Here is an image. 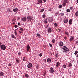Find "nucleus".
Here are the masks:
<instances>
[{
	"label": "nucleus",
	"instance_id": "obj_56",
	"mask_svg": "<svg viewBox=\"0 0 78 78\" xmlns=\"http://www.w3.org/2000/svg\"><path fill=\"white\" fill-rule=\"evenodd\" d=\"M43 1L44 3H45V2H46V1H47V0H43Z\"/></svg>",
	"mask_w": 78,
	"mask_h": 78
},
{
	"label": "nucleus",
	"instance_id": "obj_1",
	"mask_svg": "<svg viewBox=\"0 0 78 78\" xmlns=\"http://www.w3.org/2000/svg\"><path fill=\"white\" fill-rule=\"evenodd\" d=\"M62 51L63 53H67L68 52L70 51V50L69 48L66 46H63L62 47Z\"/></svg>",
	"mask_w": 78,
	"mask_h": 78
},
{
	"label": "nucleus",
	"instance_id": "obj_14",
	"mask_svg": "<svg viewBox=\"0 0 78 78\" xmlns=\"http://www.w3.org/2000/svg\"><path fill=\"white\" fill-rule=\"evenodd\" d=\"M42 2V0H38L37 1V4H40Z\"/></svg>",
	"mask_w": 78,
	"mask_h": 78
},
{
	"label": "nucleus",
	"instance_id": "obj_18",
	"mask_svg": "<svg viewBox=\"0 0 78 78\" xmlns=\"http://www.w3.org/2000/svg\"><path fill=\"white\" fill-rule=\"evenodd\" d=\"M11 37L12 38H13V39H16V36H14V35L13 34H12Z\"/></svg>",
	"mask_w": 78,
	"mask_h": 78
},
{
	"label": "nucleus",
	"instance_id": "obj_61",
	"mask_svg": "<svg viewBox=\"0 0 78 78\" xmlns=\"http://www.w3.org/2000/svg\"><path fill=\"white\" fill-rule=\"evenodd\" d=\"M19 32H20V33H22V32H22L21 31H19Z\"/></svg>",
	"mask_w": 78,
	"mask_h": 78
},
{
	"label": "nucleus",
	"instance_id": "obj_24",
	"mask_svg": "<svg viewBox=\"0 0 78 78\" xmlns=\"http://www.w3.org/2000/svg\"><path fill=\"white\" fill-rule=\"evenodd\" d=\"M14 33L16 36L17 35V30H14Z\"/></svg>",
	"mask_w": 78,
	"mask_h": 78
},
{
	"label": "nucleus",
	"instance_id": "obj_46",
	"mask_svg": "<svg viewBox=\"0 0 78 78\" xmlns=\"http://www.w3.org/2000/svg\"><path fill=\"white\" fill-rule=\"evenodd\" d=\"M12 65V64L10 63H9V64H8V66H9V67H11V65Z\"/></svg>",
	"mask_w": 78,
	"mask_h": 78
},
{
	"label": "nucleus",
	"instance_id": "obj_11",
	"mask_svg": "<svg viewBox=\"0 0 78 78\" xmlns=\"http://www.w3.org/2000/svg\"><path fill=\"white\" fill-rule=\"evenodd\" d=\"M74 37L73 36L71 37L70 38V39L69 40V41L70 42H72V41H73V40H74Z\"/></svg>",
	"mask_w": 78,
	"mask_h": 78
},
{
	"label": "nucleus",
	"instance_id": "obj_28",
	"mask_svg": "<svg viewBox=\"0 0 78 78\" xmlns=\"http://www.w3.org/2000/svg\"><path fill=\"white\" fill-rule=\"evenodd\" d=\"M66 11L67 12H70V10L69 9H66Z\"/></svg>",
	"mask_w": 78,
	"mask_h": 78
},
{
	"label": "nucleus",
	"instance_id": "obj_26",
	"mask_svg": "<svg viewBox=\"0 0 78 78\" xmlns=\"http://www.w3.org/2000/svg\"><path fill=\"white\" fill-rule=\"evenodd\" d=\"M60 15L61 16H64V13H63V12H61L60 13Z\"/></svg>",
	"mask_w": 78,
	"mask_h": 78
},
{
	"label": "nucleus",
	"instance_id": "obj_13",
	"mask_svg": "<svg viewBox=\"0 0 78 78\" xmlns=\"http://www.w3.org/2000/svg\"><path fill=\"white\" fill-rule=\"evenodd\" d=\"M63 22L65 23H66L67 22H68V19L67 18L65 20H63Z\"/></svg>",
	"mask_w": 78,
	"mask_h": 78
},
{
	"label": "nucleus",
	"instance_id": "obj_6",
	"mask_svg": "<svg viewBox=\"0 0 78 78\" xmlns=\"http://www.w3.org/2000/svg\"><path fill=\"white\" fill-rule=\"evenodd\" d=\"M58 45L60 47H62L64 45V43L60 41L58 42Z\"/></svg>",
	"mask_w": 78,
	"mask_h": 78
},
{
	"label": "nucleus",
	"instance_id": "obj_10",
	"mask_svg": "<svg viewBox=\"0 0 78 78\" xmlns=\"http://www.w3.org/2000/svg\"><path fill=\"white\" fill-rule=\"evenodd\" d=\"M27 51H30V47L29 45H27Z\"/></svg>",
	"mask_w": 78,
	"mask_h": 78
},
{
	"label": "nucleus",
	"instance_id": "obj_17",
	"mask_svg": "<svg viewBox=\"0 0 78 78\" xmlns=\"http://www.w3.org/2000/svg\"><path fill=\"white\" fill-rule=\"evenodd\" d=\"M59 64H60L59 62H57L56 63V67H58V66H59Z\"/></svg>",
	"mask_w": 78,
	"mask_h": 78
},
{
	"label": "nucleus",
	"instance_id": "obj_38",
	"mask_svg": "<svg viewBox=\"0 0 78 78\" xmlns=\"http://www.w3.org/2000/svg\"><path fill=\"white\" fill-rule=\"evenodd\" d=\"M66 3H64V2L62 4L63 6H64V7H65V6H66Z\"/></svg>",
	"mask_w": 78,
	"mask_h": 78
},
{
	"label": "nucleus",
	"instance_id": "obj_50",
	"mask_svg": "<svg viewBox=\"0 0 78 78\" xmlns=\"http://www.w3.org/2000/svg\"><path fill=\"white\" fill-rule=\"evenodd\" d=\"M64 39H65V40H67V37L65 36L64 37Z\"/></svg>",
	"mask_w": 78,
	"mask_h": 78
},
{
	"label": "nucleus",
	"instance_id": "obj_3",
	"mask_svg": "<svg viewBox=\"0 0 78 78\" xmlns=\"http://www.w3.org/2000/svg\"><path fill=\"white\" fill-rule=\"evenodd\" d=\"M48 20L49 22L50 23H52L53 21V18L51 17H48Z\"/></svg>",
	"mask_w": 78,
	"mask_h": 78
},
{
	"label": "nucleus",
	"instance_id": "obj_25",
	"mask_svg": "<svg viewBox=\"0 0 78 78\" xmlns=\"http://www.w3.org/2000/svg\"><path fill=\"white\" fill-rule=\"evenodd\" d=\"M37 36L38 37H41V35L39 33L37 34Z\"/></svg>",
	"mask_w": 78,
	"mask_h": 78
},
{
	"label": "nucleus",
	"instance_id": "obj_42",
	"mask_svg": "<svg viewBox=\"0 0 78 78\" xmlns=\"http://www.w3.org/2000/svg\"><path fill=\"white\" fill-rule=\"evenodd\" d=\"M65 34H66V35H69V33L67 31H65Z\"/></svg>",
	"mask_w": 78,
	"mask_h": 78
},
{
	"label": "nucleus",
	"instance_id": "obj_29",
	"mask_svg": "<svg viewBox=\"0 0 78 78\" xmlns=\"http://www.w3.org/2000/svg\"><path fill=\"white\" fill-rule=\"evenodd\" d=\"M76 16L78 17V11H77L75 13Z\"/></svg>",
	"mask_w": 78,
	"mask_h": 78
},
{
	"label": "nucleus",
	"instance_id": "obj_34",
	"mask_svg": "<svg viewBox=\"0 0 78 78\" xmlns=\"http://www.w3.org/2000/svg\"><path fill=\"white\" fill-rule=\"evenodd\" d=\"M44 9H42L40 11L41 12H44Z\"/></svg>",
	"mask_w": 78,
	"mask_h": 78
},
{
	"label": "nucleus",
	"instance_id": "obj_30",
	"mask_svg": "<svg viewBox=\"0 0 78 78\" xmlns=\"http://www.w3.org/2000/svg\"><path fill=\"white\" fill-rule=\"evenodd\" d=\"M52 42H53V43H55V39H52Z\"/></svg>",
	"mask_w": 78,
	"mask_h": 78
},
{
	"label": "nucleus",
	"instance_id": "obj_43",
	"mask_svg": "<svg viewBox=\"0 0 78 78\" xmlns=\"http://www.w3.org/2000/svg\"><path fill=\"white\" fill-rule=\"evenodd\" d=\"M78 41H76V43H75V44H77V46L78 45Z\"/></svg>",
	"mask_w": 78,
	"mask_h": 78
},
{
	"label": "nucleus",
	"instance_id": "obj_62",
	"mask_svg": "<svg viewBox=\"0 0 78 78\" xmlns=\"http://www.w3.org/2000/svg\"><path fill=\"white\" fill-rule=\"evenodd\" d=\"M43 47L44 48H45V45H43Z\"/></svg>",
	"mask_w": 78,
	"mask_h": 78
},
{
	"label": "nucleus",
	"instance_id": "obj_16",
	"mask_svg": "<svg viewBox=\"0 0 78 78\" xmlns=\"http://www.w3.org/2000/svg\"><path fill=\"white\" fill-rule=\"evenodd\" d=\"M47 61L48 62H51V58H48L47 60Z\"/></svg>",
	"mask_w": 78,
	"mask_h": 78
},
{
	"label": "nucleus",
	"instance_id": "obj_54",
	"mask_svg": "<svg viewBox=\"0 0 78 78\" xmlns=\"http://www.w3.org/2000/svg\"><path fill=\"white\" fill-rule=\"evenodd\" d=\"M49 45L50 46V47H52V44H51L49 43Z\"/></svg>",
	"mask_w": 78,
	"mask_h": 78
},
{
	"label": "nucleus",
	"instance_id": "obj_48",
	"mask_svg": "<svg viewBox=\"0 0 78 78\" xmlns=\"http://www.w3.org/2000/svg\"><path fill=\"white\" fill-rule=\"evenodd\" d=\"M43 61H44V62H46V59L44 58L43 59Z\"/></svg>",
	"mask_w": 78,
	"mask_h": 78
},
{
	"label": "nucleus",
	"instance_id": "obj_2",
	"mask_svg": "<svg viewBox=\"0 0 78 78\" xmlns=\"http://www.w3.org/2000/svg\"><path fill=\"white\" fill-rule=\"evenodd\" d=\"M1 49L2 50H6V46L4 44L1 45L0 46Z\"/></svg>",
	"mask_w": 78,
	"mask_h": 78
},
{
	"label": "nucleus",
	"instance_id": "obj_49",
	"mask_svg": "<svg viewBox=\"0 0 78 78\" xmlns=\"http://www.w3.org/2000/svg\"><path fill=\"white\" fill-rule=\"evenodd\" d=\"M15 28H17L18 27V26L17 25H15L14 26Z\"/></svg>",
	"mask_w": 78,
	"mask_h": 78
},
{
	"label": "nucleus",
	"instance_id": "obj_59",
	"mask_svg": "<svg viewBox=\"0 0 78 78\" xmlns=\"http://www.w3.org/2000/svg\"><path fill=\"white\" fill-rule=\"evenodd\" d=\"M48 25H47V26H46V28H48Z\"/></svg>",
	"mask_w": 78,
	"mask_h": 78
},
{
	"label": "nucleus",
	"instance_id": "obj_64",
	"mask_svg": "<svg viewBox=\"0 0 78 78\" xmlns=\"http://www.w3.org/2000/svg\"><path fill=\"white\" fill-rule=\"evenodd\" d=\"M58 30H59V31H61V29H58Z\"/></svg>",
	"mask_w": 78,
	"mask_h": 78
},
{
	"label": "nucleus",
	"instance_id": "obj_35",
	"mask_svg": "<svg viewBox=\"0 0 78 78\" xmlns=\"http://www.w3.org/2000/svg\"><path fill=\"white\" fill-rule=\"evenodd\" d=\"M44 23H47V19H45V20H44Z\"/></svg>",
	"mask_w": 78,
	"mask_h": 78
},
{
	"label": "nucleus",
	"instance_id": "obj_57",
	"mask_svg": "<svg viewBox=\"0 0 78 78\" xmlns=\"http://www.w3.org/2000/svg\"><path fill=\"white\" fill-rule=\"evenodd\" d=\"M17 19H18V20H19V19H20V17H19V16L18 17Z\"/></svg>",
	"mask_w": 78,
	"mask_h": 78
},
{
	"label": "nucleus",
	"instance_id": "obj_7",
	"mask_svg": "<svg viewBox=\"0 0 78 78\" xmlns=\"http://www.w3.org/2000/svg\"><path fill=\"white\" fill-rule=\"evenodd\" d=\"M33 66V64L31 63H29L27 65V67L29 69H30L31 67H32Z\"/></svg>",
	"mask_w": 78,
	"mask_h": 78
},
{
	"label": "nucleus",
	"instance_id": "obj_31",
	"mask_svg": "<svg viewBox=\"0 0 78 78\" xmlns=\"http://www.w3.org/2000/svg\"><path fill=\"white\" fill-rule=\"evenodd\" d=\"M58 11H57V12H56L55 14V16H56V17H57V16L58 14Z\"/></svg>",
	"mask_w": 78,
	"mask_h": 78
},
{
	"label": "nucleus",
	"instance_id": "obj_12",
	"mask_svg": "<svg viewBox=\"0 0 78 78\" xmlns=\"http://www.w3.org/2000/svg\"><path fill=\"white\" fill-rule=\"evenodd\" d=\"M69 25H72V19H70L69 20Z\"/></svg>",
	"mask_w": 78,
	"mask_h": 78
},
{
	"label": "nucleus",
	"instance_id": "obj_45",
	"mask_svg": "<svg viewBox=\"0 0 78 78\" xmlns=\"http://www.w3.org/2000/svg\"><path fill=\"white\" fill-rule=\"evenodd\" d=\"M18 56H19L20 55H21V52H20V51H19L18 53Z\"/></svg>",
	"mask_w": 78,
	"mask_h": 78
},
{
	"label": "nucleus",
	"instance_id": "obj_58",
	"mask_svg": "<svg viewBox=\"0 0 78 78\" xmlns=\"http://www.w3.org/2000/svg\"><path fill=\"white\" fill-rule=\"evenodd\" d=\"M49 11H51V8H50L49 9Z\"/></svg>",
	"mask_w": 78,
	"mask_h": 78
},
{
	"label": "nucleus",
	"instance_id": "obj_51",
	"mask_svg": "<svg viewBox=\"0 0 78 78\" xmlns=\"http://www.w3.org/2000/svg\"><path fill=\"white\" fill-rule=\"evenodd\" d=\"M70 10H72V9H73V7H70Z\"/></svg>",
	"mask_w": 78,
	"mask_h": 78
},
{
	"label": "nucleus",
	"instance_id": "obj_37",
	"mask_svg": "<svg viewBox=\"0 0 78 78\" xmlns=\"http://www.w3.org/2000/svg\"><path fill=\"white\" fill-rule=\"evenodd\" d=\"M36 68L37 69H39V65H37L36 66Z\"/></svg>",
	"mask_w": 78,
	"mask_h": 78
},
{
	"label": "nucleus",
	"instance_id": "obj_15",
	"mask_svg": "<svg viewBox=\"0 0 78 78\" xmlns=\"http://www.w3.org/2000/svg\"><path fill=\"white\" fill-rule=\"evenodd\" d=\"M13 11L14 12H17L18 11V9L16 8L15 9H13Z\"/></svg>",
	"mask_w": 78,
	"mask_h": 78
},
{
	"label": "nucleus",
	"instance_id": "obj_47",
	"mask_svg": "<svg viewBox=\"0 0 78 78\" xmlns=\"http://www.w3.org/2000/svg\"><path fill=\"white\" fill-rule=\"evenodd\" d=\"M23 61H25V57H23Z\"/></svg>",
	"mask_w": 78,
	"mask_h": 78
},
{
	"label": "nucleus",
	"instance_id": "obj_63",
	"mask_svg": "<svg viewBox=\"0 0 78 78\" xmlns=\"http://www.w3.org/2000/svg\"><path fill=\"white\" fill-rule=\"evenodd\" d=\"M76 57L77 58H78V54L76 56Z\"/></svg>",
	"mask_w": 78,
	"mask_h": 78
},
{
	"label": "nucleus",
	"instance_id": "obj_5",
	"mask_svg": "<svg viewBox=\"0 0 78 78\" xmlns=\"http://www.w3.org/2000/svg\"><path fill=\"white\" fill-rule=\"evenodd\" d=\"M50 73H53V72H54V69L53 67H51V69H50L49 70Z\"/></svg>",
	"mask_w": 78,
	"mask_h": 78
},
{
	"label": "nucleus",
	"instance_id": "obj_22",
	"mask_svg": "<svg viewBox=\"0 0 78 78\" xmlns=\"http://www.w3.org/2000/svg\"><path fill=\"white\" fill-rule=\"evenodd\" d=\"M4 73H3L2 72H1L0 73V76H4Z\"/></svg>",
	"mask_w": 78,
	"mask_h": 78
},
{
	"label": "nucleus",
	"instance_id": "obj_44",
	"mask_svg": "<svg viewBox=\"0 0 78 78\" xmlns=\"http://www.w3.org/2000/svg\"><path fill=\"white\" fill-rule=\"evenodd\" d=\"M16 63H19V62L20 61L19 60H16Z\"/></svg>",
	"mask_w": 78,
	"mask_h": 78
},
{
	"label": "nucleus",
	"instance_id": "obj_23",
	"mask_svg": "<svg viewBox=\"0 0 78 78\" xmlns=\"http://www.w3.org/2000/svg\"><path fill=\"white\" fill-rule=\"evenodd\" d=\"M54 27L55 28H57L58 25L57 23H55L54 24Z\"/></svg>",
	"mask_w": 78,
	"mask_h": 78
},
{
	"label": "nucleus",
	"instance_id": "obj_27",
	"mask_svg": "<svg viewBox=\"0 0 78 78\" xmlns=\"http://www.w3.org/2000/svg\"><path fill=\"white\" fill-rule=\"evenodd\" d=\"M62 7V5L61 4L60 5L58 6V8H61Z\"/></svg>",
	"mask_w": 78,
	"mask_h": 78
},
{
	"label": "nucleus",
	"instance_id": "obj_19",
	"mask_svg": "<svg viewBox=\"0 0 78 78\" xmlns=\"http://www.w3.org/2000/svg\"><path fill=\"white\" fill-rule=\"evenodd\" d=\"M8 11H9L10 12H12V11L11 10V9L9 8L7 10Z\"/></svg>",
	"mask_w": 78,
	"mask_h": 78
},
{
	"label": "nucleus",
	"instance_id": "obj_4",
	"mask_svg": "<svg viewBox=\"0 0 78 78\" xmlns=\"http://www.w3.org/2000/svg\"><path fill=\"white\" fill-rule=\"evenodd\" d=\"M27 19L28 21H31L32 20V16H27Z\"/></svg>",
	"mask_w": 78,
	"mask_h": 78
},
{
	"label": "nucleus",
	"instance_id": "obj_53",
	"mask_svg": "<svg viewBox=\"0 0 78 78\" xmlns=\"http://www.w3.org/2000/svg\"><path fill=\"white\" fill-rule=\"evenodd\" d=\"M15 22H12L13 23H12V24H13V25H16V23Z\"/></svg>",
	"mask_w": 78,
	"mask_h": 78
},
{
	"label": "nucleus",
	"instance_id": "obj_8",
	"mask_svg": "<svg viewBox=\"0 0 78 78\" xmlns=\"http://www.w3.org/2000/svg\"><path fill=\"white\" fill-rule=\"evenodd\" d=\"M21 20L23 22H26V20H27V17H23L22 18H21Z\"/></svg>",
	"mask_w": 78,
	"mask_h": 78
},
{
	"label": "nucleus",
	"instance_id": "obj_32",
	"mask_svg": "<svg viewBox=\"0 0 78 78\" xmlns=\"http://www.w3.org/2000/svg\"><path fill=\"white\" fill-rule=\"evenodd\" d=\"M69 67H71V66H72V63H71L70 62L69 63Z\"/></svg>",
	"mask_w": 78,
	"mask_h": 78
},
{
	"label": "nucleus",
	"instance_id": "obj_52",
	"mask_svg": "<svg viewBox=\"0 0 78 78\" xmlns=\"http://www.w3.org/2000/svg\"><path fill=\"white\" fill-rule=\"evenodd\" d=\"M1 69H2V67H3V66H2V65L1 64Z\"/></svg>",
	"mask_w": 78,
	"mask_h": 78
},
{
	"label": "nucleus",
	"instance_id": "obj_33",
	"mask_svg": "<svg viewBox=\"0 0 78 78\" xmlns=\"http://www.w3.org/2000/svg\"><path fill=\"white\" fill-rule=\"evenodd\" d=\"M77 54H78V51H76L74 53V55H76Z\"/></svg>",
	"mask_w": 78,
	"mask_h": 78
},
{
	"label": "nucleus",
	"instance_id": "obj_20",
	"mask_svg": "<svg viewBox=\"0 0 78 78\" xmlns=\"http://www.w3.org/2000/svg\"><path fill=\"white\" fill-rule=\"evenodd\" d=\"M16 17H14L12 19V22H16Z\"/></svg>",
	"mask_w": 78,
	"mask_h": 78
},
{
	"label": "nucleus",
	"instance_id": "obj_21",
	"mask_svg": "<svg viewBox=\"0 0 78 78\" xmlns=\"http://www.w3.org/2000/svg\"><path fill=\"white\" fill-rule=\"evenodd\" d=\"M25 76L26 78H28L29 77V75L28 74L26 73L25 74Z\"/></svg>",
	"mask_w": 78,
	"mask_h": 78
},
{
	"label": "nucleus",
	"instance_id": "obj_41",
	"mask_svg": "<svg viewBox=\"0 0 78 78\" xmlns=\"http://www.w3.org/2000/svg\"><path fill=\"white\" fill-rule=\"evenodd\" d=\"M63 66L64 68H66L67 67V66L66 65H63Z\"/></svg>",
	"mask_w": 78,
	"mask_h": 78
},
{
	"label": "nucleus",
	"instance_id": "obj_9",
	"mask_svg": "<svg viewBox=\"0 0 78 78\" xmlns=\"http://www.w3.org/2000/svg\"><path fill=\"white\" fill-rule=\"evenodd\" d=\"M51 29L50 27H48L47 30V31L48 33H51Z\"/></svg>",
	"mask_w": 78,
	"mask_h": 78
},
{
	"label": "nucleus",
	"instance_id": "obj_36",
	"mask_svg": "<svg viewBox=\"0 0 78 78\" xmlns=\"http://www.w3.org/2000/svg\"><path fill=\"white\" fill-rule=\"evenodd\" d=\"M20 30L21 31H22L23 32V28H20Z\"/></svg>",
	"mask_w": 78,
	"mask_h": 78
},
{
	"label": "nucleus",
	"instance_id": "obj_40",
	"mask_svg": "<svg viewBox=\"0 0 78 78\" xmlns=\"http://www.w3.org/2000/svg\"><path fill=\"white\" fill-rule=\"evenodd\" d=\"M39 56L40 57V58H41V56H42V53H40L39 54Z\"/></svg>",
	"mask_w": 78,
	"mask_h": 78
},
{
	"label": "nucleus",
	"instance_id": "obj_60",
	"mask_svg": "<svg viewBox=\"0 0 78 78\" xmlns=\"http://www.w3.org/2000/svg\"><path fill=\"white\" fill-rule=\"evenodd\" d=\"M45 77H46V76H45V73H44V74L43 75Z\"/></svg>",
	"mask_w": 78,
	"mask_h": 78
},
{
	"label": "nucleus",
	"instance_id": "obj_55",
	"mask_svg": "<svg viewBox=\"0 0 78 78\" xmlns=\"http://www.w3.org/2000/svg\"><path fill=\"white\" fill-rule=\"evenodd\" d=\"M18 25L19 26H20V23H18Z\"/></svg>",
	"mask_w": 78,
	"mask_h": 78
},
{
	"label": "nucleus",
	"instance_id": "obj_39",
	"mask_svg": "<svg viewBox=\"0 0 78 78\" xmlns=\"http://www.w3.org/2000/svg\"><path fill=\"white\" fill-rule=\"evenodd\" d=\"M42 18H45V17H46V15L45 14H43V15H42Z\"/></svg>",
	"mask_w": 78,
	"mask_h": 78
}]
</instances>
